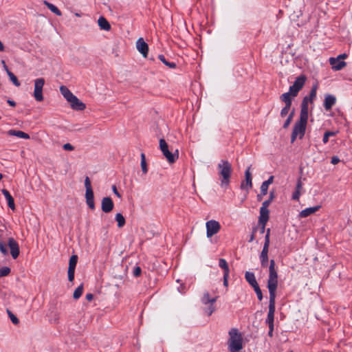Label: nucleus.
I'll list each match as a JSON object with an SVG mask.
<instances>
[{
  "mask_svg": "<svg viewBox=\"0 0 352 352\" xmlns=\"http://www.w3.org/2000/svg\"><path fill=\"white\" fill-rule=\"evenodd\" d=\"M268 251L269 248L268 247H263V250L261 252L259 258L261 261V265L263 267H265L268 265Z\"/></svg>",
  "mask_w": 352,
  "mask_h": 352,
  "instance_id": "17",
  "label": "nucleus"
},
{
  "mask_svg": "<svg viewBox=\"0 0 352 352\" xmlns=\"http://www.w3.org/2000/svg\"><path fill=\"white\" fill-rule=\"evenodd\" d=\"M85 198H86V203L88 205V206L91 209L94 210L95 208L94 192L93 191L85 192Z\"/></svg>",
  "mask_w": 352,
  "mask_h": 352,
  "instance_id": "26",
  "label": "nucleus"
},
{
  "mask_svg": "<svg viewBox=\"0 0 352 352\" xmlns=\"http://www.w3.org/2000/svg\"><path fill=\"white\" fill-rule=\"evenodd\" d=\"M45 80L43 78H36L34 80V97L38 102L43 100V88Z\"/></svg>",
  "mask_w": 352,
  "mask_h": 352,
  "instance_id": "7",
  "label": "nucleus"
},
{
  "mask_svg": "<svg viewBox=\"0 0 352 352\" xmlns=\"http://www.w3.org/2000/svg\"><path fill=\"white\" fill-rule=\"evenodd\" d=\"M245 278L246 281L252 287L258 285V283L256 280L255 275L253 272H246L245 274Z\"/></svg>",
  "mask_w": 352,
  "mask_h": 352,
  "instance_id": "23",
  "label": "nucleus"
},
{
  "mask_svg": "<svg viewBox=\"0 0 352 352\" xmlns=\"http://www.w3.org/2000/svg\"><path fill=\"white\" fill-rule=\"evenodd\" d=\"M98 23L101 30L109 31L111 30V25L109 21L104 17L100 16L98 20Z\"/></svg>",
  "mask_w": 352,
  "mask_h": 352,
  "instance_id": "25",
  "label": "nucleus"
},
{
  "mask_svg": "<svg viewBox=\"0 0 352 352\" xmlns=\"http://www.w3.org/2000/svg\"><path fill=\"white\" fill-rule=\"evenodd\" d=\"M316 90H317V86L316 85L313 86L309 92V96H307L304 97V98L302 101V103H301V108L302 107L303 103H305V102L307 109H309L308 104H309V102L311 103L313 102V100H314V98H316Z\"/></svg>",
  "mask_w": 352,
  "mask_h": 352,
  "instance_id": "15",
  "label": "nucleus"
},
{
  "mask_svg": "<svg viewBox=\"0 0 352 352\" xmlns=\"http://www.w3.org/2000/svg\"><path fill=\"white\" fill-rule=\"evenodd\" d=\"M160 148L164 156L166 158L167 161L169 163H174L175 160L178 158V151L176 150V153H173L170 152L168 150V144L164 139L160 140Z\"/></svg>",
  "mask_w": 352,
  "mask_h": 352,
  "instance_id": "5",
  "label": "nucleus"
},
{
  "mask_svg": "<svg viewBox=\"0 0 352 352\" xmlns=\"http://www.w3.org/2000/svg\"><path fill=\"white\" fill-rule=\"evenodd\" d=\"M85 298L87 300L90 301L94 298V295L91 293H89L86 294Z\"/></svg>",
  "mask_w": 352,
  "mask_h": 352,
  "instance_id": "58",
  "label": "nucleus"
},
{
  "mask_svg": "<svg viewBox=\"0 0 352 352\" xmlns=\"http://www.w3.org/2000/svg\"><path fill=\"white\" fill-rule=\"evenodd\" d=\"M219 266L223 270V274L230 273L228 264L224 258H219Z\"/></svg>",
  "mask_w": 352,
  "mask_h": 352,
  "instance_id": "32",
  "label": "nucleus"
},
{
  "mask_svg": "<svg viewBox=\"0 0 352 352\" xmlns=\"http://www.w3.org/2000/svg\"><path fill=\"white\" fill-rule=\"evenodd\" d=\"M292 105L285 104V106L280 111V116L285 117L290 109Z\"/></svg>",
  "mask_w": 352,
  "mask_h": 352,
  "instance_id": "45",
  "label": "nucleus"
},
{
  "mask_svg": "<svg viewBox=\"0 0 352 352\" xmlns=\"http://www.w3.org/2000/svg\"><path fill=\"white\" fill-rule=\"evenodd\" d=\"M254 288V290L257 296V298L259 300H262L263 299V294H262V291L259 287V285H256L255 286Z\"/></svg>",
  "mask_w": 352,
  "mask_h": 352,
  "instance_id": "43",
  "label": "nucleus"
},
{
  "mask_svg": "<svg viewBox=\"0 0 352 352\" xmlns=\"http://www.w3.org/2000/svg\"><path fill=\"white\" fill-rule=\"evenodd\" d=\"M8 76L10 80L16 87H19L21 85V83L17 79L16 76L12 72H8Z\"/></svg>",
  "mask_w": 352,
  "mask_h": 352,
  "instance_id": "39",
  "label": "nucleus"
},
{
  "mask_svg": "<svg viewBox=\"0 0 352 352\" xmlns=\"http://www.w3.org/2000/svg\"><path fill=\"white\" fill-rule=\"evenodd\" d=\"M67 274H68V280L70 282H72L74 279L75 270L68 269Z\"/></svg>",
  "mask_w": 352,
  "mask_h": 352,
  "instance_id": "49",
  "label": "nucleus"
},
{
  "mask_svg": "<svg viewBox=\"0 0 352 352\" xmlns=\"http://www.w3.org/2000/svg\"><path fill=\"white\" fill-rule=\"evenodd\" d=\"M7 102L11 106V107H15L16 102L14 100H12L10 99H8L7 100Z\"/></svg>",
  "mask_w": 352,
  "mask_h": 352,
  "instance_id": "60",
  "label": "nucleus"
},
{
  "mask_svg": "<svg viewBox=\"0 0 352 352\" xmlns=\"http://www.w3.org/2000/svg\"><path fill=\"white\" fill-rule=\"evenodd\" d=\"M112 190H113V193L118 197V198H120L121 197V195L120 193L117 190V188L115 185H113L112 186Z\"/></svg>",
  "mask_w": 352,
  "mask_h": 352,
  "instance_id": "56",
  "label": "nucleus"
},
{
  "mask_svg": "<svg viewBox=\"0 0 352 352\" xmlns=\"http://www.w3.org/2000/svg\"><path fill=\"white\" fill-rule=\"evenodd\" d=\"M8 245L10 249V254L14 259L16 258L19 255V246L18 243L13 239L9 238Z\"/></svg>",
  "mask_w": 352,
  "mask_h": 352,
  "instance_id": "11",
  "label": "nucleus"
},
{
  "mask_svg": "<svg viewBox=\"0 0 352 352\" xmlns=\"http://www.w3.org/2000/svg\"><path fill=\"white\" fill-rule=\"evenodd\" d=\"M77 262H78V256L76 254L72 255L69 258L68 269L75 270Z\"/></svg>",
  "mask_w": 352,
  "mask_h": 352,
  "instance_id": "35",
  "label": "nucleus"
},
{
  "mask_svg": "<svg viewBox=\"0 0 352 352\" xmlns=\"http://www.w3.org/2000/svg\"><path fill=\"white\" fill-rule=\"evenodd\" d=\"M271 204V201L270 200L267 199V200H265L263 202L262 204V206L261 208H267L268 206L270 205Z\"/></svg>",
  "mask_w": 352,
  "mask_h": 352,
  "instance_id": "55",
  "label": "nucleus"
},
{
  "mask_svg": "<svg viewBox=\"0 0 352 352\" xmlns=\"http://www.w3.org/2000/svg\"><path fill=\"white\" fill-rule=\"evenodd\" d=\"M136 48L138 51L143 56V57L146 58L148 55V45L144 41L143 38H139L136 41Z\"/></svg>",
  "mask_w": 352,
  "mask_h": 352,
  "instance_id": "10",
  "label": "nucleus"
},
{
  "mask_svg": "<svg viewBox=\"0 0 352 352\" xmlns=\"http://www.w3.org/2000/svg\"><path fill=\"white\" fill-rule=\"evenodd\" d=\"M206 236L208 238L218 233L221 229L220 223L216 220H210L206 223Z\"/></svg>",
  "mask_w": 352,
  "mask_h": 352,
  "instance_id": "9",
  "label": "nucleus"
},
{
  "mask_svg": "<svg viewBox=\"0 0 352 352\" xmlns=\"http://www.w3.org/2000/svg\"><path fill=\"white\" fill-rule=\"evenodd\" d=\"M10 273V268L8 267H3L0 268V277L8 276Z\"/></svg>",
  "mask_w": 352,
  "mask_h": 352,
  "instance_id": "42",
  "label": "nucleus"
},
{
  "mask_svg": "<svg viewBox=\"0 0 352 352\" xmlns=\"http://www.w3.org/2000/svg\"><path fill=\"white\" fill-rule=\"evenodd\" d=\"M217 300V298H210L208 292L204 293L201 302L203 304L207 305L208 303L213 304Z\"/></svg>",
  "mask_w": 352,
  "mask_h": 352,
  "instance_id": "31",
  "label": "nucleus"
},
{
  "mask_svg": "<svg viewBox=\"0 0 352 352\" xmlns=\"http://www.w3.org/2000/svg\"><path fill=\"white\" fill-rule=\"evenodd\" d=\"M1 192L2 194L4 195L6 199L7 200L8 207L14 210L15 209V204L13 197H12L9 191L7 190L6 189H2Z\"/></svg>",
  "mask_w": 352,
  "mask_h": 352,
  "instance_id": "21",
  "label": "nucleus"
},
{
  "mask_svg": "<svg viewBox=\"0 0 352 352\" xmlns=\"http://www.w3.org/2000/svg\"><path fill=\"white\" fill-rule=\"evenodd\" d=\"M141 168H142V171L144 174H146L147 172H148V168H147V164H146V158H145V155L142 153L141 154Z\"/></svg>",
  "mask_w": 352,
  "mask_h": 352,
  "instance_id": "37",
  "label": "nucleus"
},
{
  "mask_svg": "<svg viewBox=\"0 0 352 352\" xmlns=\"http://www.w3.org/2000/svg\"><path fill=\"white\" fill-rule=\"evenodd\" d=\"M275 196H274V191H271L270 192V197H269V200H270V201L272 202L273 201V199H274Z\"/></svg>",
  "mask_w": 352,
  "mask_h": 352,
  "instance_id": "59",
  "label": "nucleus"
},
{
  "mask_svg": "<svg viewBox=\"0 0 352 352\" xmlns=\"http://www.w3.org/2000/svg\"><path fill=\"white\" fill-rule=\"evenodd\" d=\"M338 133V131H327L324 133L322 142L325 144L329 142V137L335 136Z\"/></svg>",
  "mask_w": 352,
  "mask_h": 352,
  "instance_id": "36",
  "label": "nucleus"
},
{
  "mask_svg": "<svg viewBox=\"0 0 352 352\" xmlns=\"http://www.w3.org/2000/svg\"><path fill=\"white\" fill-rule=\"evenodd\" d=\"M158 58L160 61H162L166 66L170 69H175L177 67V64L175 62L168 61L163 54H159Z\"/></svg>",
  "mask_w": 352,
  "mask_h": 352,
  "instance_id": "29",
  "label": "nucleus"
},
{
  "mask_svg": "<svg viewBox=\"0 0 352 352\" xmlns=\"http://www.w3.org/2000/svg\"><path fill=\"white\" fill-rule=\"evenodd\" d=\"M63 148L65 151H69L74 150V147L69 143H66V144H63Z\"/></svg>",
  "mask_w": 352,
  "mask_h": 352,
  "instance_id": "50",
  "label": "nucleus"
},
{
  "mask_svg": "<svg viewBox=\"0 0 352 352\" xmlns=\"http://www.w3.org/2000/svg\"><path fill=\"white\" fill-rule=\"evenodd\" d=\"M257 230H258V226L253 227L252 234L250 236V239L248 240L249 243L252 242L255 239V234L257 232Z\"/></svg>",
  "mask_w": 352,
  "mask_h": 352,
  "instance_id": "48",
  "label": "nucleus"
},
{
  "mask_svg": "<svg viewBox=\"0 0 352 352\" xmlns=\"http://www.w3.org/2000/svg\"><path fill=\"white\" fill-rule=\"evenodd\" d=\"M276 310V296H269V311L265 323L268 326H274V313Z\"/></svg>",
  "mask_w": 352,
  "mask_h": 352,
  "instance_id": "6",
  "label": "nucleus"
},
{
  "mask_svg": "<svg viewBox=\"0 0 352 352\" xmlns=\"http://www.w3.org/2000/svg\"><path fill=\"white\" fill-rule=\"evenodd\" d=\"M306 81V77L303 75L298 76L294 84L289 87V91L292 93V96L295 97L299 91L302 88Z\"/></svg>",
  "mask_w": 352,
  "mask_h": 352,
  "instance_id": "8",
  "label": "nucleus"
},
{
  "mask_svg": "<svg viewBox=\"0 0 352 352\" xmlns=\"http://www.w3.org/2000/svg\"><path fill=\"white\" fill-rule=\"evenodd\" d=\"M308 115H307V107L305 102L303 103L302 110H300V118L295 123L293 131L291 135V142L293 143L297 137L299 139H302L306 131L307 124Z\"/></svg>",
  "mask_w": 352,
  "mask_h": 352,
  "instance_id": "1",
  "label": "nucleus"
},
{
  "mask_svg": "<svg viewBox=\"0 0 352 352\" xmlns=\"http://www.w3.org/2000/svg\"><path fill=\"white\" fill-rule=\"evenodd\" d=\"M83 292V285H80L75 290L73 294V297L74 299H78L82 294Z\"/></svg>",
  "mask_w": 352,
  "mask_h": 352,
  "instance_id": "38",
  "label": "nucleus"
},
{
  "mask_svg": "<svg viewBox=\"0 0 352 352\" xmlns=\"http://www.w3.org/2000/svg\"><path fill=\"white\" fill-rule=\"evenodd\" d=\"M265 195H262L261 192L257 195V199L258 201H261L262 199L263 196Z\"/></svg>",
  "mask_w": 352,
  "mask_h": 352,
  "instance_id": "62",
  "label": "nucleus"
},
{
  "mask_svg": "<svg viewBox=\"0 0 352 352\" xmlns=\"http://www.w3.org/2000/svg\"><path fill=\"white\" fill-rule=\"evenodd\" d=\"M8 134L9 135L16 136L19 138H23V139H25V140L30 139L29 134H28L22 131H16V130L12 129V130H9L8 131Z\"/></svg>",
  "mask_w": 352,
  "mask_h": 352,
  "instance_id": "24",
  "label": "nucleus"
},
{
  "mask_svg": "<svg viewBox=\"0 0 352 352\" xmlns=\"http://www.w3.org/2000/svg\"><path fill=\"white\" fill-rule=\"evenodd\" d=\"M60 91L62 95L64 96V98L67 100H70L72 98H73V96H74L70 90L66 87L65 86H61L60 87Z\"/></svg>",
  "mask_w": 352,
  "mask_h": 352,
  "instance_id": "28",
  "label": "nucleus"
},
{
  "mask_svg": "<svg viewBox=\"0 0 352 352\" xmlns=\"http://www.w3.org/2000/svg\"><path fill=\"white\" fill-rule=\"evenodd\" d=\"M115 219L118 223V228H122L125 225V218L121 213H117L116 214Z\"/></svg>",
  "mask_w": 352,
  "mask_h": 352,
  "instance_id": "33",
  "label": "nucleus"
},
{
  "mask_svg": "<svg viewBox=\"0 0 352 352\" xmlns=\"http://www.w3.org/2000/svg\"><path fill=\"white\" fill-rule=\"evenodd\" d=\"M274 176H270L266 181L263 182L261 186V192L262 195H267L269 186L273 183Z\"/></svg>",
  "mask_w": 352,
  "mask_h": 352,
  "instance_id": "27",
  "label": "nucleus"
},
{
  "mask_svg": "<svg viewBox=\"0 0 352 352\" xmlns=\"http://www.w3.org/2000/svg\"><path fill=\"white\" fill-rule=\"evenodd\" d=\"M336 98L334 96L328 94L325 96L324 107L327 111L330 110L336 104Z\"/></svg>",
  "mask_w": 352,
  "mask_h": 352,
  "instance_id": "18",
  "label": "nucleus"
},
{
  "mask_svg": "<svg viewBox=\"0 0 352 352\" xmlns=\"http://www.w3.org/2000/svg\"><path fill=\"white\" fill-rule=\"evenodd\" d=\"M114 204L111 198L109 197H104L101 201V210L105 213H109L113 209Z\"/></svg>",
  "mask_w": 352,
  "mask_h": 352,
  "instance_id": "12",
  "label": "nucleus"
},
{
  "mask_svg": "<svg viewBox=\"0 0 352 352\" xmlns=\"http://www.w3.org/2000/svg\"><path fill=\"white\" fill-rule=\"evenodd\" d=\"M229 274L230 273L223 274V285L226 287H227L228 284Z\"/></svg>",
  "mask_w": 352,
  "mask_h": 352,
  "instance_id": "52",
  "label": "nucleus"
},
{
  "mask_svg": "<svg viewBox=\"0 0 352 352\" xmlns=\"http://www.w3.org/2000/svg\"><path fill=\"white\" fill-rule=\"evenodd\" d=\"M320 206L307 208L300 212L299 217H300V218L307 217L310 216L311 214L317 212L320 209Z\"/></svg>",
  "mask_w": 352,
  "mask_h": 352,
  "instance_id": "19",
  "label": "nucleus"
},
{
  "mask_svg": "<svg viewBox=\"0 0 352 352\" xmlns=\"http://www.w3.org/2000/svg\"><path fill=\"white\" fill-rule=\"evenodd\" d=\"M44 4L47 6V8L53 13L56 14L57 16H61L62 12L53 3H51L47 1H44Z\"/></svg>",
  "mask_w": 352,
  "mask_h": 352,
  "instance_id": "30",
  "label": "nucleus"
},
{
  "mask_svg": "<svg viewBox=\"0 0 352 352\" xmlns=\"http://www.w3.org/2000/svg\"><path fill=\"white\" fill-rule=\"evenodd\" d=\"M294 111L293 110L289 115V116L287 117V118L286 119V120L285 121L284 124H283V127L284 129H286L289 126V125L290 124L292 120V118H293V116H294Z\"/></svg>",
  "mask_w": 352,
  "mask_h": 352,
  "instance_id": "40",
  "label": "nucleus"
},
{
  "mask_svg": "<svg viewBox=\"0 0 352 352\" xmlns=\"http://www.w3.org/2000/svg\"><path fill=\"white\" fill-rule=\"evenodd\" d=\"M85 186L86 188V192L89 191H93L91 185V181L89 178V177H86L85 179Z\"/></svg>",
  "mask_w": 352,
  "mask_h": 352,
  "instance_id": "44",
  "label": "nucleus"
},
{
  "mask_svg": "<svg viewBox=\"0 0 352 352\" xmlns=\"http://www.w3.org/2000/svg\"><path fill=\"white\" fill-rule=\"evenodd\" d=\"M141 273H142V270H141L140 267H139V266L134 267L133 271V274L135 277L140 276L141 275Z\"/></svg>",
  "mask_w": 352,
  "mask_h": 352,
  "instance_id": "47",
  "label": "nucleus"
},
{
  "mask_svg": "<svg viewBox=\"0 0 352 352\" xmlns=\"http://www.w3.org/2000/svg\"><path fill=\"white\" fill-rule=\"evenodd\" d=\"M245 179L244 182H243L241 184V188H247L250 189L252 187V175L250 173V166L248 167L247 169L245 171Z\"/></svg>",
  "mask_w": 352,
  "mask_h": 352,
  "instance_id": "14",
  "label": "nucleus"
},
{
  "mask_svg": "<svg viewBox=\"0 0 352 352\" xmlns=\"http://www.w3.org/2000/svg\"><path fill=\"white\" fill-rule=\"evenodd\" d=\"M340 162V158L338 156H333L331 160L332 164H337Z\"/></svg>",
  "mask_w": 352,
  "mask_h": 352,
  "instance_id": "53",
  "label": "nucleus"
},
{
  "mask_svg": "<svg viewBox=\"0 0 352 352\" xmlns=\"http://www.w3.org/2000/svg\"><path fill=\"white\" fill-rule=\"evenodd\" d=\"M4 70L6 72V73L8 74V72H10L8 69V67H7V65H4V67H3Z\"/></svg>",
  "mask_w": 352,
  "mask_h": 352,
  "instance_id": "64",
  "label": "nucleus"
},
{
  "mask_svg": "<svg viewBox=\"0 0 352 352\" xmlns=\"http://www.w3.org/2000/svg\"><path fill=\"white\" fill-rule=\"evenodd\" d=\"M68 102L70 103L71 107L74 110L82 111L86 108L85 104L80 101L76 96H74L73 98Z\"/></svg>",
  "mask_w": 352,
  "mask_h": 352,
  "instance_id": "13",
  "label": "nucleus"
},
{
  "mask_svg": "<svg viewBox=\"0 0 352 352\" xmlns=\"http://www.w3.org/2000/svg\"><path fill=\"white\" fill-rule=\"evenodd\" d=\"M276 263L274 259H271L269 266V276L267 279V289L270 296L276 297V289L278 287V273L275 268Z\"/></svg>",
  "mask_w": 352,
  "mask_h": 352,
  "instance_id": "3",
  "label": "nucleus"
},
{
  "mask_svg": "<svg viewBox=\"0 0 352 352\" xmlns=\"http://www.w3.org/2000/svg\"><path fill=\"white\" fill-rule=\"evenodd\" d=\"M329 63L331 65L332 69L336 71L342 69L346 65V63L344 61L333 57L329 58Z\"/></svg>",
  "mask_w": 352,
  "mask_h": 352,
  "instance_id": "16",
  "label": "nucleus"
},
{
  "mask_svg": "<svg viewBox=\"0 0 352 352\" xmlns=\"http://www.w3.org/2000/svg\"><path fill=\"white\" fill-rule=\"evenodd\" d=\"M265 225L266 224H258L257 226H258L257 231H258L261 234H263L265 232Z\"/></svg>",
  "mask_w": 352,
  "mask_h": 352,
  "instance_id": "51",
  "label": "nucleus"
},
{
  "mask_svg": "<svg viewBox=\"0 0 352 352\" xmlns=\"http://www.w3.org/2000/svg\"><path fill=\"white\" fill-rule=\"evenodd\" d=\"M7 312H8V316H9V317H10V318L11 321H12V322L13 324H19V319L17 318V317H16L14 314H12V312L11 311H10V310H8V309L7 310Z\"/></svg>",
  "mask_w": 352,
  "mask_h": 352,
  "instance_id": "41",
  "label": "nucleus"
},
{
  "mask_svg": "<svg viewBox=\"0 0 352 352\" xmlns=\"http://www.w3.org/2000/svg\"><path fill=\"white\" fill-rule=\"evenodd\" d=\"M215 309L213 304H210L208 307L205 309V313L209 316L212 314Z\"/></svg>",
  "mask_w": 352,
  "mask_h": 352,
  "instance_id": "46",
  "label": "nucleus"
},
{
  "mask_svg": "<svg viewBox=\"0 0 352 352\" xmlns=\"http://www.w3.org/2000/svg\"><path fill=\"white\" fill-rule=\"evenodd\" d=\"M302 190V183L301 180L299 179H298L296 185V188L294 192L292 194V199L295 201H298L300 196L301 195V191Z\"/></svg>",
  "mask_w": 352,
  "mask_h": 352,
  "instance_id": "22",
  "label": "nucleus"
},
{
  "mask_svg": "<svg viewBox=\"0 0 352 352\" xmlns=\"http://www.w3.org/2000/svg\"><path fill=\"white\" fill-rule=\"evenodd\" d=\"M292 93L289 91L284 93L281 95L280 99L283 101L285 104L292 105V98H291Z\"/></svg>",
  "mask_w": 352,
  "mask_h": 352,
  "instance_id": "34",
  "label": "nucleus"
},
{
  "mask_svg": "<svg viewBox=\"0 0 352 352\" xmlns=\"http://www.w3.org/2000/svg\"><path fill=\"white\" fill-rule=\"evenodd\" d=\"M4 50V46L2 42L0 41V52H2Z\"/></svg>",
  "mask_w": 352,
  "mask_h": 352,
  "instance_id": "63",
  "label": "nucleus"
},
{
  "mask_svg": "<svg viewBox=\"0 0 352 352\" xmlns=\"http://www.w3.org/2000/svg\"><path fill=\"white\" fill-rule=\"evenodd\" d=\"M228 348L230 352H239L243 348V336L236 328L228 331Z\"/></svg>",
  "mask_w": 352,
  "mask_h": 352,
  "instance_id": "2",
  "label": "nucleus"
},
{
  "mask_svg": "<svg viewBox=\"0 0 352 352\" xmlns=\"http://www.w3.org/2000/svg\"><path fill=\"white\" fill-rule=\"evenodd\" d=\"M270 245V236L268 234H265V242H264V247H268Z\"/></svg>",
  "mask_w": 352,
  "mask_h": 352,
  "instance_id": "54",
  "label": "nucleus"
},
{
  "mask_svg": "<svg viewBox=\"0 0 352 352\" xmlns=\"http://www.w3.org/2000/svg\"><path fill=\"white\" fill-rule=\"evenodd\" d=\"M346 57V54H340L336 58L340 59V58H345Z\"/></svg>",
  "mask_w": 352,
  "mask_h": 352,
  "instance_id": "61",
  "label": "nucleus"
},
{
  "mask_svg": "<svg viewBox=\"0 0 352 352\" xmlns=\"http://www.w3.org/2000/svg\"><path fill=\"white\" fill-rule=\"evenodd\" d=\"M219 174L222 177L221 186L227 188L230 184V179L232 172L231 164L228 160H221L218 164Z\"/></svg>",
  "mask_w": 352,
  "mask_h": 352,
  "instance_id": "4",
  "label": "nucleus"
},
{
  "mask_svg": "<svg viewBox=\"0 0 352 352\" xmlns=\"http://www.w3.org/2000/svg\"><path fill=\"white\" fill-rule=\"evenodd\" d=\"M269 327V331H268V336L270 337L273 336V331H274V326H268Z\"/></svg>",
  "mask_w": 352,
  "mask_h": 352,
  "instance_id": "57",
  "label": "nucleus"
},
{
  "mask_svg": "<svg viewBox=\"0 0 352 352\" xmlns=\"http://www.w3.org/2000/svg\"><path fill=\"white\" fill-rule=\"evenodd\" d=\"M270 211L267 208H260V216L258 218V224H266L269 219Z\"/></svg>",
  "mask_w": 352,
  "mask_h": 352,
  "instance_id": "20",
  "label": "nucleus"
}]
</instances>
